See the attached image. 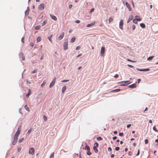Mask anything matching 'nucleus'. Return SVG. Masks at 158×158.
Listing matches in <instances>:
<instances>
[{"instance_id": "obj_62", "label": "nucleus", "mask_w": 158, "mask_h": 158, "mask_svg": "<svg viewBox=\"0 0 158 158\" xmlns=\"http://www.w3.org/2000/svg\"><path fill=\"white\" fill-rule=\"evenodd\" d=\"M137 70L140 71H143V69H137Z\"/></svg>"}, {"instance_id": "obj_44", "label": "nucleus", "mask_w": 158, "mask_h": 158, "mask_svg": "<svg viewBox=\"0 0 158 158\" xmlns=\"http://www.w3.org/2000/svg\"><path fill=\"white\" fill-rule=\"evenodd\" d=\"M118 77V74H116L114 76V77L116 78H117Z\"/></svg>"}, {"instance_id": "obj_31", "label": "nucleus", "mask_w": 158, "mask_h": 158, "mask_svg": "<svg viewBox=\"0 0 158 158\" xmlns=\"http://www.w3.org/2000/svg\"><path fill=\"white\" fill-rule=\"evenodd\" d=\"M87 154L88 155H90L91 154V153L90 152V150H89V151H87Z\"/></svg>"}, {"instance_id": "obj_37", "label": "nucleus", "mask_w": 158, "mask_h": 158, "mask_svg": "<svg viewBox=\"0 0 158 158\" xmlns=\"http://www.w3.org/2000/svg\"><path fill=\"white\" fill-rule=\"evenodd\" d=\"M32 131V129L30 128L27 131V133L29 134Z\"/></svg>"}, {"instance_id": "obj_64", "label": "nucleus", "mask_w": 158, "mask_h": 158, "mask_svg": "<svg viewBox=\"0 0 158 158\" xmlns=\"http://www.w3.org/2000/svg\"><path fill=\"white\" fill-rule=\"evenodd\" d=\"M114 154H111V158H113V157H114Z\"/></svg>"}, {"instance_id": "obj_32", "label": "nucleus", "mask_w": 158, "mask_h": 158, "mask_svg": "<svg viewBox=\"0 0 158 158\" xmlns=\"http://www.w3.org/2000/svg\"><path fill=\"white\" fill-rule=\"evenodd\" d=\"M43 118H44V121H46L47 120V119H48L47 118V117L46 116L44 115L43 116Z\"/></svg>"}, {"instance_id": "obj_5", "label": "nucleus", "mask_w": 158, "mask_h": 158, "mask_svg": "<svg viewBox=\"0 0 158 158\" xmlns=\"http://www.w3.org/2000/svg\"><path fill=\"white\" fill-rule=\"evenodd\" d=\"M68 41H65L64 43L63 47L64 49V50H66L68 48Z\"/></svg>"}, {"instance_id": "obj_6", "label": "nucleus", "mask_w": 158, "mask_h": 158, "mask_svg": "<svg viewBox=\"0 0 158 158\" xmlns=\"http://www.w3.org/2000/svg\"><path fill=\"white\" fill-rule=\"evenodd\" d=\"M38 8L40 10H43L44 9V4L41 3L39 6Z\"/></svg>"}, {"instance_id": "obj_4", "label": "nucleus", "mask_w": 158, "mask_h": 158, "mask_svg": "<svg viewBox=\"0 0 158 158\" xmlns=\"http://www.w3.org/2000/svg\"><path fill=\"white\" fill-rule=\"evenodd\" d=\"M29 153V154H31L32 155L34 154L35 150L33 148H30Z\"/></svg>"}, {"instance_id": "obj_1", "label": "nucleus", "mask_w": 158, "mask_h": 158, "mask_svg": "<svg viewBox=\"0 0 158 158\" xmlns=\"http://www.w3.org/2000/svg\"><path fill=\"white\" fill-rule=\"evenodd\" d=\"M20 133V130H19L18 129L14 135V140L12 142V143L13 145H15L16 144L18 139V136Z\"/></svg>"}, {"instance_id": "obj_36", "label": "nucleus", "mask_w": 158, "mask_h": 158, "mask_svg": "<svg viewBox=\"0 0 158 158\" xmlns=\"http://www.w3.org/2000/svg\"><path fill=\"white\" fill-rule=\"evenodd\" d=\"M97 139L98 140L100 141V140H102V138H101V137H97Z\"/></svg>"}, {"instance_id": "obj_13", "label": "nucleus", "mask_w": 158, "mask_h": 158, "mask_svg": "<svg viewBox=\"0 0 158 158\" xmlns=\"http://www.w3.org/2000/svg\"><path fill=\"white\" fill-rule=\"evenodd\" d=\"M95 22H94L91 23L87 25V27H90L91 26H93L95 24Z\"/></svg>"}, {"instance_id": "obj_27", "label": "nucleus", "mask_w": 158, "mask_h": 158, "mask_svg": "<svg viewBox=\"0 0 158 158\" xmlns=\"http://www.w3.org/2000/svg\"><path fill=\"white\" fill-rule=\"evenodd\" d=\"M140 26L143 28H144L145 27V25L143 23L140 24Z\"/></svg>"}, {"instance_id": "obj_23", "label": "nucleus", "mask_w": 158, "mask_h": 158, "mask_svg": "<svg viewBox=\"0 0 158 158\" xmlns=\"http://www.w3.org/2000/svg\"><path fill=\"white\" fill-rule=\"evenodd\" d=\"M154 57V56H150L149 57H148V58H147V60H152V59H153V58Z\"/></svg>"}, {"instance_id": "obj_53", "label": "nucleus", "mask_w": 158, "mask_h": 158, "mask_svg": "<svg viewBox=\"0 0 158 158\" xmlns=\"http://www.w3.org/2000/svg\"><path fill=\"white\" fill-rule=\"evenodd\" d=\"M127 66L129 67L130 68H133V66L131 65H130V64H127Z\"/></svg>"}, {"instance_id": "obj_25", "label": "nucleus", "mask_w": 158, "mask_h": 158, "mask_svg": "<svg viewBox=\"0 0 158 158\" xmlns=\"http://www.w3.org/2000/svg\"><path fill=\"white\" fill-rule=\"evenodd\" d=\"M24 108L27 111H30V109L29 107L27 106V105H26L25 106Z\"/></svg>"}, {"instance_id": "obj_2", "label": "nucleus", "mask_w": 158, "mask_h": 158, "mask_svg": "<svg viewBox=\"0 0 158 158\" xmlns=\"http://www.w3.org/2000/svg\"><path fill=\"white\" fill-rule=\"evenodd\" d=\"M105 52V48L103 47H102L101 49L100 55L102 56H104V53Z\"/></svg>"}, {"instance_id": "obj_7", "label": "nucleus", "mask_w": 158, "mask_h": 158, "mask_svg": "<svg viewBox=\"0 0 158 158\" xmlns=\"http://www.w3.org/2000/svg\"><path fill=\"white\" fill-rule=\"evenodd\" d=\"M129 81H121V82H120V83H123L124 82L125 83H127V84H121L120 85H121V86L127 85H128L129 84H130L131 83V82L129 83Z\"/></svg>"}, {"instance_id": "obj_15", "label": "nucleus", "mask_w": 158, "mask_h": 158, "mask_svg": "<svg viewBox=\"0 0 158 158\" xmlns=\"http://www.w3.org/2000/svg\"><path fill=\"white\" fill-rule=\"evenodd\" d=\"M133 16L132 15H131L128 18V20L127 23H129L130 21H131L132 19H133Z\"/></svg>"}, {"instance_id": "obj_55", "label": "nucleus", "mask_w": 158, "mask_h": 158, "mask_svg": "<svg viewBox=\"0 0 158 158\" xmlns=\"http://www.w3.org/2000/svg\"><path fill=\"white\" fill-rule=\"evenodd\" d=\"M94 8H92V9H91L90 10V13L92 12H93L94 11Z\"/></svg>"}, {"instance_id": "obj_29", "label": "nucleus", "mask_w": 158, "mask_h": 158, "mask_svg": "<svg viewBox=\"0 0 158 158\" xmlns=\"http://www.w3.org/2000/svg\"><path fill=\"white\" fill-rule=\"evenodd\" d=\"M153 129L155 131L158 132V130L156 129L155 126H154L153 127Z\"/></svg>"}, {"instance_id": "obj_46", "label": "nucleus", "mask_w": 158, "mask_h": 158, "mask_svg": "<svg viewBox=\"0 0 158 158\" xmlns=\"http://www.w3.org/2000/svg\"><path fill=\"white\" fill-rule=\"evenodd\" d=\"M37 72V70L36 69H35L32 72V73H34Z\"/></svg>"}, {"instance_id": "obj_10", "label": "nucleus", "mask_w": 158, "mask_h": 158, "mask_svg": "<svg viewBox=\"0 0 158 158\" xmlns=\"http://www.w3.org/2000/svg\"><path fill=\"white\" fill-rule=\"evenodd\" d=\"M29 91L28 93L26 95V97L27 98H28L29 97V95L31 94V91L30 89H28Z\"/></svg>"}, {"instance_id": "obj_52", "label": "nucleus", "mask_w": 158, "mask_h": 158, "mask_svg": "<svg viewBox=\"0 0 158 158\" xmlns=\"http://www.w3.org/2000/svg\"><path fill=\"white\" fill-rule=\"evenodd\" d=\"M132 29L134 30L135 28V26L134 25H133L132 26Z\"/></svg>"}, {"instance_id": "obj_40", "label": "nucleus", "mask_w": 158, "mask_h": 158, "mask_svg": "<svg viewBox=\"0 0 158 158\" xmlns=\"http://www.w3.org/2000/svg\"><path fill=\"white\" fill-rule=\"evenodd\" d=\"M69 81V80H63L62 81H61V82H64L68 81Z\"/></svg>"}, {"instance_id": "obj_11", "label": "nucleus", "mask_w": 158, "mask_h": 158, "mask_svg": "<svg viewBox=\"0 0 158 158\" xmlns=\"http://www.w3.org/2000/svg\"><path fill=\"white\" fill-rule=\"evenodd\" d=\"M126 5L127 7L128 8V10L129 11H131V7H130V5L128 4V3H127V2H126Z\"/></svg>"}, {"instance_id": "obj_50", "label": "nucleus", "mask_w": 158, "mask_h": 158, "mask_svg": "<svg viewBox=\"0 0 158 158\" xmlns=\"http://www.w3.org/2000/svg\"><path fill=\"white\" fill-rule=\"evenodd\" d=\"M119 135L120 136H122L123 135V133L122 132H121L119 133Z\"/></svg>"}, {"instance_id": "obj_24", "label": "nucleus", "mask_w": 158, "mask_h": 158, "mask_svg": "<svg viewBox=\"0 0 158 158\" xmlns=\"http://www.w3.org/2000/svg\"><path fill=\"white\" fill-rule=\"evenodd\" d=\"M120 91V89H117L112 90L111 92H118Z\"/></svg>"}, {"instance_id": "obj_60", "label": "nucleus", "mask_w": 158, "mask_h": 158, "mask_svg": "<svg viewBox=\"0 0 158 158\" xmlns=\"http://www.w3.org/2000/svg\"><path fill=\"white\" fill-rule=\"evenodd\" d=\"M108 150L109 151H111L112 150L111 148L110 147L108 148Z\"/></svg>"}, {"instance_id": "obj_34", "label": "nucleus", "mask_w": 158, "mask_h": 158, "mask_svg": "<svg viewBox=\"0 0 158 158\" xmlns=\"http://www.w3.org/2000/svg\"><path fill=\"white\" fill-rule=\"evenodd\" d=\"M54 152L51 155L50 158H53L54 157Z\"/></svg>"}, {"instance_id": "obj_42", "label": "nucleus", "mask_w": 158, "mask_h": 158, "mask_svg": "<svg viewBox=\"0 0 158 158\" xmlns=\"http://www.w3.org/2000/svg\"><path fill=\"white\" fill-rule=\"evenodd\" d=\"M30 45L32 47H33L34 46V43H32V42L30 43Z\"/></svg>"}, {"instance_id": "obj_17", "label": "nucleus", "mask_w": 158, "mask_h": 158, "mask_svg": "<svg viewBox=\"0 0 158 158\" xmlns=\"http://www.w3.org/2000/svg\"><path fill=\"white\" fill-rule=\"evenodd\" d=\"M135 19L137 21H140L141 20V19L140 18V17L139 16H135Z\"/></svg>"}, {"instance_id": "obj_54", "label": "nucleus", "mask_w": 158, "mask_h": 158, "mask_svg": "<svg viewBox=\"0 0 158 158\" xmlns=\"http://www.w3.org/2000/svg\"><path fill=\"white\" fill-rule=\"evenodd\" d=\"M80 48V46H77L76 48V50H79Z\"/></svg>"}, {"instance_id": "obj_33", "label": "nucleus", "mask_w": 158, "mask_h": 158, "mask_svg": "<svg viewBox=\"0 0 158 158\" xmlns=\"http://www.w3.org/2000/svg\"><path fill=\"white\" fill-rule=\"evenodd\" d=\"M46 23H47V21H45V20L42 23V26H44L45 25V24H46Z\"/></svg>"}, {"instance_id": "obj_43", "label": "nucleus", "mask_w": 158, "mask_h": 158, "mask_svg": "<svg viewBox=\"0 0 158 158\" xmlns=\"http://www.w3.org/2000/svg\"><path fill=\"white\" fill-rule=\"evenodd\" d=\"M127 61H130V62H136V61H133L132 60H130L129 59H127Z\"/></svg>"}, {"instance_id": "obj_63", "label": "nucleus", "mask_w": 158, "mask_h": 158, "mask_svg": "<svg viewBox=\"0 0 158 158\" xmlns=\"http://www.w3.org/2000/svg\"><path fill=\"white\" fill-rule=\"evenodd\" d=\"M139 152H140V151H139V149L138 150V153H137V156H138V155H139Z\"/></svg>"}, {"instance_id": "obj_35", "label": "nucleus", "mask_w": 158, "mask_h": 158, "mask_svg": "<svg viewBox=\"0 0 158 158\" xmlns=\"http://www.w3.org/2000/svg\"><path fill=\"white\" fill-rule=\"evenodd\" d=\"M21 148H22L21 147H18L17 149L18 151V152H19L21 151Z\"/></svg>"}, {"instance_id": "obj_22", "label": "nucleus", "mask_w": 158, "mask_h": 158, "mask_svg": "<svg viewBox=\"0 0 158 158\" xmlns=\"http://www.w3.org/2000/svg\"><path fill=\"white\" fill-rule=\"evenodd\" d=\"M76 38L75 37H73L70 40V42L71 43H73L75 40Z\"/></svg>"}, {"instance_id": "obj_16", "label": "nucleus", "mask_w": 158, "mask_h": 158, "mask_svg": "<svg viewBox=\"0 0 158 158\" xmlns=\"http://www.w3.org/2000/svg\"><path fill=\"white\" fill-rule=\"evenodd\" d=\"M66 89V86L65 85L63 86L62 89V93H64Z\"/></svg>"}, {"instance_id": "obj_30", "label": "nucleus", "mask_w": 158, "mask_h": 158, "mask_svg": "<svg viewBox=\"0 0 158 158\" xmlns=\"http://www.w3.org/2000/svg\"><path fill=\"white\" fill-rule=\"evenodd\" d=\"M113 19L112 18L110 17L109 19V23H110L111 22H112L113 21Z\"/></svg>"}, {"instance_id": "obj_21", "label": "nucleus", "mask_w": 158, "mask_h": 158, "mask_svg": "<svg viewBox=\"0 0 158 158\" xmlns=\"http://www.w3.org/2000/svg\"><path fill=\"white\" fill-rule=\"evenodd\" d=\"M41 40V38L40 36H39L37 37V42H40Z\"/></svg>"}, {"instance_id": "obj_14", "label": "nucleus", "mask_w": 158, "mask_h": 158, "mask_svg": "<svg viewBox=\"0 0 158 158\" xmlns=\"http://www.w3.org/2000/svg\"><path fill=\"white\" fill-rule=\"evenodd\" d=\"M50 16L51 18L54 20L56 21L57 20V18L55 15L50 14Z\"/></svg>"}, {"instance_id": "obj_19", "label": "nucleus", "mask_w": 158, "mask_h": 158, "mask_svg": "<svg viewBox=\"0 0 158 158\" xmlns=\"http://www.w3.org/2000/svg\"><path fill=\"white\" fill-rule=\"evenodd\" d=\"M85 149L87 151H89V150H90V148L88 145L85 146Z\"/></svg>"}, {"instance_id": "obj_41", "label": "nucleus", "mask_w": 158, "mask_h": 158, "mask_svg": "<svg viewBox=\"0 0 158 158\" xmlns=\"http://www.w3.org/2000/svg\"><path fill=\"white\" fill-rule=\"evenodd\" d=\"M133 22L135 23H137V21L135 19L133 20Z\"/></svg>"}, {"instance_id": "obj_61", "label": "nucleus", "mask_w": 158, "mask_h": 158, "mask_svg": "<svg viewBox=\"0 0 158 158\" xmlns=\"http://www.w3.org/2000/svg\"><path fill=\"white\" fill-rule=\"evenodd\" d=\"M117 137L115 136L113 137V140H115L117 139Z\"/></svg>"}, {"instance_id": "obj_49", "label": "nucleus", "mask_w": 158, "mask_h": 158, "mask_svg": "<svg viewBox=\"0 0 158 158\" xmlns=\"http://www.w3.org/2000/svg\"><path fill=\"white\" fill-rule=\"evenodd\" d=\"M131 4H132V5L133 7H134L135 5H134V2L132 0L131 1Z\"/></svg>"}, {"instance_id": "obj_58", "label": "nucleus", "mask_w": 158, "mask_h": 158, "mask_svg": "<svg viewBox=\"0 0 158 158\" xmlns=\"http://www.w3.org/2000/svg\"><path fill=\"white\" fill-rule=\"evenodd\" d=\"M131 126V124H129L127 125V127L128 128H129Z\"/></svg>"}, {"instance_id": "obj_56", "label": "nucleus", "mask_w": 158, "mask_h": 158, "mask_svg": "<svg viewBox=\"0 0 158 158\" xmlns=\"http://www.w3.org/2000/svg\"><path fill=\"white\" fill-rule=\"evenodd\" d=\"M24 37H23L22 38V39H21V41H22V42L23 43H24Z\"/></svg>"}, {"instance_id": "obj_48", "label": "nucleus", "mask_w": 158, "mask_h": 158, "mask_svg": "<svg viewBox=\"0 0 158 158\" xmlns=\"http://www.w3.org/2000/svg\"><path fill=\"white\" fill-rule=\"evenodd\" d=\"M119 147H117L115 148V150L116 151H118L119 150Z\"/></svg>"}, {"instance_id": "obj_20", "label": "nucleus", "mask_w": 158, "mask_h": 158, "mask_svg": "<svg viewBox=\"0 0 158 158\" xmlns=\"http://www.w3.org/2000/svg\"><path fill=\"white\" fill-rule=\"evenodd\" d=\"M93 149L95 153H97L98 152V150L97 149L96 147L95 146H94L93 147Z\"/></svg>"}, {"instance_id": "obj_26", "label": "nucleus", "mask_w": 158, "mask_h": 158, "mask_svg": "<svg viewBox=\"0 0 158 158\" xmlns=\"http://www.w3.org/2000/svg\"><path fill=\"white\" fill-rule=\"evenodd\" d=\"M24 138L23 137L21 138L19 140V143H20L22 142L24 140Z\"/></svg>"}, {"instance_id": "obj_51", "label": "nucleus", "mask_w": 158, "mask_h": 158, "mask_svg": "<svg viewBox=\"0 0 158 158\" xmlns=\"http://www.w3.org/2000/svg\"><path fill=\"white\" fill-rule=\"evenodd\" d=\"M75 22L76 23H80V21L79 20H76L75 21Z\"/></svg>"}, {"instance_id": "obj_45", "label": "nucleus", "mask_w": 158, "mask_h": 158, "mask_svg": "<svg viewBox=\"0 0 158 158\" xmlns=\"http://www.w3.org/2000/svg\"><path fill=\"white\" fill-rule=\"evenodd\" d=\"M94 146H95L96 147H98V143H94Z\"/></svg>"}, {"instance_id": "obj_8", "label": "nucleus", "mask_w": 158, "mask_h": 158, "mask_svg": "<svg viewBox=\"0 0 158 158\" xmlns=\"http://www.w3.org/2000/svg\"><path fill=\"white\" fill-rule=\"evenodd\" d=\"M123 20H121L119 22V27L122 30L123 29Z\"/></svg>"}, {"instance_id": "obj_18", "label": "nucleus", "mask_w": 158, "mask_h": 158, "mask_svg": "<svg viewBox=\"0 0 158 158\" xmlns=\"http://www.w3.org/2000/svg\"><path fill=\"white\" fill-rule=\"evenodd\" d=\"M53 35H51L50 36H49L48 37V39L51 42V43H52V40H51V39L52 38V37L53 36Z\"/></svg>"}, {"instance_id": "obj_57", "label": "nucleus", "mask_w": 158, "mask_h": 158, "mask_svg": "<svg viewBox=\"0 0 158 158\" xmlns=\"http://www.w3.org/2000/svg\"><path fill=\"white\" fill-rule=\"evenodd\" d=\"M141 81V79H138L137 80L138 83L139 84L140 82Z\"/></svg>"}, {"instance_id": "obj_12", "label": "nucleus", "mask_w": 158, "mask_h": 158, "mask_svg": "<svg viewBox=\"0 0 158 158\" xmlns=\"http://www.w3.org/2000/svg\"><path fill=\"white\" fill-rule=\"evenodd\" d=\"M136 87V85L135 84H133L131 85H130L128 86V87L131 88H135Z\"/></svg>"}, {"instance_id": "obj_9", "label": "nucleus", "mask_w": 158, "mask_h": 158, "mask_svg": "<svg viewBox=\"0 0 158 158\" xmlns=\"http://www.w3.org/2000/svg\"><path fill=\"white\" fill-rule=\"evenodd\" d=\"M64 35V32H62L61 34L58 36V39L59 40H60L63 39Z\"/></svg>"}, {"instance_id": "obj_47", "label": "nucleus", "mask_w": 158, "mask_h": 158, "mask_svg": "<svg viewBox=\"0 0 158 158\" xmlns=\"http://www.w3.org/2000/svg\"><path fill=\"white\" fill-rule=\"evenodd\" d=\"M145 143L146 144H147L148 143V140L147 139H146L144 140Z\"/></svg>"}, {"instance_id": "obj_38", "label": "nucleus", "mask_w": 158, "mask_h": 158, "mask_svg": "<svg viewBox=\"0 0 158 158\" xmlns=\"http://www.w3.org/2000/svg\"><path fill=\"white\" fill-rule=\"evenodd\" d=\"M21 54H22V56L23 60H25V57H24V55L23 53H22Z\"/></svg>"}, {"instance_id": "obj_39", "label": "nucleus", "mask_w": 158, "mask_h": 158, "mask_svg": "<svg viewBox=\"0 0 158 158\" xmlns=\"http://www.w3.org/2000/svg\"><path fill=\"white\" fill-rule=\"evenodd\" d=\"M150 70L149 69H143V71H148Z\"/></svg>"}, {"instance_id": "obj_59", "label": "nucleus", "mask_w": 158, "mask_h": 158, "mask_svg": "<svg viewBox=\"0 0 158 158\" xmlns=\"http://www.w3.org/2000/svg\"><path fill=\"white\" fill-rule=\"evenodd\" d=\"M72 6H73L72 5V4H70L69 6V9H70V8H71L72 7Z\"/></svg>"}, {"instance_id": "obj_3", "label": "nucleus", "mask_w": 158, "mask_h": 158, "mask_svg": "<svg viewBox=\"0 0 158 158\" xmlns=\"http://www.w3.org/2000/svg\"><path fill=\"white\" fill-rule=\"evenodd\" d=\"M56 79V77H55L54 78V79H53V80H52V82H51V83H50V85H49L50 88H51L54 85V84L55 83Z\"/></svg>"}, {"instance_id": "obj_28", "label": "nucleus", "mask_w": 158, "mask_h": 158, "mask_svg": "<svg viewBox=\"0 0 158 158\" xmlns=\"http://www.w3.org/2000/svg\"><path fill=\"white\" fill-rule=\"evenodd\" d=\"M40 26H37L35 27V28L36 30H39L40 29Z\"/></svg>"}]
</instances>
